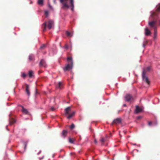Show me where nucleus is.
Masks as SVG:
<instances>
[{
    "label": "nucleus",
    "mask_w": 160,
    "mask_h": 160,
    "mask_svg": "<svg viewBox=\"0 0 160 160\" xmlns=\"http://www.w3.org/2000/svg\"><path fill=\"white\" fill-rule=\"evenodd\" d=\"M48 11H45V14L46 16H47L48 15Z\"/></svg>",
    "instance_id": "7c9ffc66"
},
{
    "label": "nucleus",
    "mask_w": 160,
    "mask_h": 160,
    "mask_svg": "<svg viewBox=\"0 0 160 160\" xmlns=\"http://www.w3.org/2000/svg\"><path fill=\"white\" fill-rule=\"evenodd\" d=\"M67 131L66 130H63L62 132V136L64 138L65 137L67 136Z\"/></svg>",
    "instance_id": "dca6fc26"
},
{
    "label": "nucleus",
    "mask_w": 160,
    "mask_h": 160,
    "mask_svg": "<svg viewBox=\"0 0 160 160\" xmlns=\"http://www.w3.org/2000/svg\"><path fill=\"white\" fill-rule=\"evenodd\" d=\"M125 100L127 102H129L133 99L132 98L130 95L127 94L126 95L125 97Z\"/></svg>",
    "instance_id": "6e6552de"
},
{
    "label": "nucleus",
    "mask_w": 160,
    "mask_h": 160,
    "mask_svg": "<svg viewBox=\"0 0 160 160\" xmlns=\"http://www.w3.org/2000/svg\"><path fill=\"white\" fill-rule=\"evenodd\" d=\"M150 70V67H147L146 69H144L143 71L144 70H145V72L146 73L147 71L149 72V71Z\"/></svg>",
    "instance_id": "4be33fe9"
},
{
    "label": "nucleus",
    "mask_w": 160,
    "mask_h": 160,
    "mask_svg": "<svg viewBox=\"0 0 160 160\" xmlns=\"http://www.w3.org/2000/svg\"><path fill=\"white\" fill-rule=\"evenodd\" d=\"M51 110L52 111H53L54 110V108L53 107H52L51 108Z\"/></svg>",
    "instance_id": "f704fd0d"
},
{
    "label": "nucleus",
    "mask_w": 160,
    "mask_h": 160,
    "mask_svg": "<svg viewBox=\"0 0 160 160\" xmlns=\"http://www.w3.org/2000/svg\"><path fill=\"white\" fill-rule=\"evenodd\" d=\"M53 21L51 20H49L48 22H44L42 25V26L43 27V31H46L47 26L49 29H51L53 26Z\"/></svg>",
    "instance_id": "20e7f679"
},
{
    "label": "nucleus",
    "mask_w": 160,
    "mask_h": 160,
    "mask_svg": "<svg viewBox=\"0 0 160 160\" xmlns=\"http://www.w3.org/2000/svg\"><path fill=\"white\" fill-rule=\"evenodd\" d=\"M151 33L150 31L148 29V28H146L145 29V34L146 36L149 35Z\"/></svg>",
    "instance_id": "2eb2a0df"
},
{
    "label": "nucleus",
    "mask_w": 160,
    "mask_h": 160,
    "mask_svg": "<svg viewBox=\"0 0 160 160\" xmlns=\"http://www.w3.org/2000/svg\"><path fill=\"white\" fill-rule=\"evenodd\" d=\"M65 48L66 49H68V46L67 45H65Z\"/></svg>",
    "instance_id": "473e14b6"
},
{
    "label": "nucleus",
    "mask_w": 160,
    "mask_h": 160,
    "mask_svg": "<svg viewBox=\"0 0 160 160\" xmlns=\"http://www.w3.org/2000/svg\"><path fill=\"white\" fill-rule=\"evenodd\" d=\"M60 2L62 4V8L64 10L71 8L72 11L73 10L74 8L73 0H60Z\"/></svg>",
    "instance_id": "f03ea898"
},
{
    "label": "nucleus",
    "mask_w": 160,
    "mask_h": 160,
    "mask_svg": "<svg viewBox=\"0 0 160 160\" xmlns=\"http://www.w3.org/2000/svg\"><path fill=\"white\" fill-rule=\"evenodd\" d=\"M94 142L95 143H97V141L96 140V139L94 140Z\"/></svg>",
    "instance_id": "4c0bfd02"
},
{
    "label": "nucleus",
    "mask_w": 160,
    "mask_h": 160,
    "mask_svg": "<svg viewBox=\"0 0 160 160\" xmlns=\"http://www.w3.org/2000/svg\"><path fill=\"white\" fill-rule=\"evenodd\" d=\"M39 66L40 67H46L47 66V65L46 63L45 62L43 59H42L40 63H39Z\"/></svg>",
    "instance_id": "0eeeda50"
},
{
    "label": "nucleus",
    "mask_w": 160,
    "mask_h": 160,
    "mask_svg": "<svg viewBox=\"0 0 160 160\" xmlns=\"http://www.w3.org/2000/svg\"><path fill=\"white\" fill-rule=\"evenodd\" d=\"M71 111V107H68L65 109V115H68L69 112Z\"/></svg>",
    "instance_id": "9d476101"
},
{
    "label": "nucleus",
    "mask_w": 160,
    "mask_h": 160,
    "mask_svg": "<svg viewBox=\"0 0 160 160\" xmlns=\"http://www.w3.org/2000/svg\"><path fill=\"white\" fill-rule=\"evenodd\" d=\"M62 83L61 82H59L58 85L56 86L57 88L61 89L62 88Z\"/></svg>",
    "instance_id": "f3484780"
},
{
    "label": "nucleus",
    "mask_w": 160,
    "mask_h": 160,
    "mask_svg": "<svg viewBox=\"0 0 160 160\" xmlns=\"http://www.w3.org/2000/svg\"><path fill=\"white\" fill-rule=\"evenodd\" d=\"M142 111V109L140 108L138 106H136L135 111L136 113H138Z\"/></svg>",
    "instance_id": "ddd939ff"
},
{
    "label": "nucleus",
    "mask_w": 160,
    "mask_h": 160,
    "mask_svg": "<svg viewBox=\"0 0 160 160\" xmlns=\"http://www.w3.org/2000/svg\"><path fill=\"white\" fill-rule=\"evenodd\" d=\"M157 35V28L154 29V38H155Z\"/></svg>",
    "instance_id": "b1692460"
},
{
    "label": "nucleus",
    "mask_w": 160,
    "mask_h": 160,
    "mask_svg": "<svg viewBox=\"0 0 160 160\" xmlns=\"http://www.w3.org/2000/svg\"><path fill=\"white\" fill-rule=\"evenodd\" d=\"M66 34L67 36L68 37H71L72 36V34L68 31H66Z\"/></svg>",
    "instance_id": "6ab92c4d"
},
{
    "label": "nucleus",
    "mask_w": 160,
    "mask_h": 160,
    "mask_svg": "<svg viewBox=\"0 0 160 160\" xmlns=\"http://www.w3.org/2000/svg\"><path fill=\"white\" fill-rule=\"evenodd\" d=\"M152 124V122H148V125L149 126H151Z\"/></svg>",
    "instance_id": "2f4dec72"
},
{
    "label": "nucleus",
    "mask_w": 160,
    "mask_h": 160,
    "mask_svg": "<svg viewBox=\"0 0 160 160\" xmlns=\"http://www.w3.org/2000/svg\"><path fill=\"white\" fill-rule=\"evenodd\" d=\"M145 70L143 71L142 76L143 80L147 83L148 85H149L150 84V82L149 80L147 77L145 76Z\"/></svg>",
    "instance_id": "39448f33"
},
{
    "label": "nucleus",
    "mask_w": 160,
    "mask_h": 160,
    "mask_svg": "<svg viewBox=\"0 0 160 160\" xmlns=\"http://www.w3.org/2000/svg\"><path fill=\"white\" fill-rule=\"evenodd\" d=\"M75 128V125L74 124L72 123L70 128L71 130H72Z\"/></svg>",
    "instance_id": "bb28decb"
},
{
    "label": "nucleus",
    "mask_w": 160,
    "mask_h": 160,
    "mask_svg": "<svg viewBox=\"0 0 160 160\" xmlns=\"http://www.w3.org/2000/svg\"><path fill=\"white\" fill-rule=\"evenodd\" d=\"M27 142H25L24 143V149L25 150L26 148V146H27Z\"/></svg>",
    "instance_id": "c85d7f7f"
},
{
    "label": "nucleus",
    "mask_w": 160,
    "mask_h": 160,
    "mask_svg": "<svg viewBox=\"0 0 160 160\" xmlns=\"http://www.w3.org/2000/svg\"><path fill=\"white\" fill-rule=\"evenodd\" d=\"M26 76V75L24 73H23L22 74V77L23 78H25Z\"/></svg>",
    "instance_id": "c756f323"
},
{
    "label": "nucleus",
    "mask_w": 160,
    "mask_h": 160,
    "mask_svg": "<svg viewBox=\"0 0 160 160\" xmlns=\"http://www.w3.org/2000/svg\"><path fill=\"white\" fill-rule=\"evenodd\" d=\"M48 6H49V8L50 9H52V7L50 5V4H48Z\"/></svg>",
    "instance_id": "72a5a7b5"
},
{
    "label": "nucleus",
    "mask_w": 160,
    "mask_h": 160,
    "mask_svg": "<svg viewBox=\"0 0 160 160\" xmlns=\"http://www.w3.org/2000/svg\"><path fill=\"white\" fill-rule=\"evenodd\" d=\"M38 4L41 6H42L43 4V0H38Z\"/></svg>",
    "instance_id": "a211bd4d"
},
{
    "label": "nucleus",
    "mask_w": 160,
    "mask_h": 160,
    "mask_svg": "<svg viewBox=\"0 0 160 160\" xmlns=\"http://www.w3.org/2000/svg\"><path fill=\"white\" fill-rule=\"evenodd\" d=\"M20 106L22 108V111L23 113L25 114H27L28 113V112L27 109L24 108V107L22 105H20Z\"/></svg>",
    "instance_id": "9b49d317"
},
{
    "label": "nucleus",
    "mask_w": 160,
    "mask_h": 160,
    "mask_svg": "<svg viewBox=\"0 0 160 160\" xmlns=\"http://www.w3.org/2000/svg\"><path fill=\"white\" fill-rule=\"evenodd\" d=\"M141 118V116H138V117H137V119H140V118Z\"/></svg>",
    "instance_id": "e433bc0d"
},
{
    "label": "nucleus",
    "mask_w": 160,
    "mask_h": 160,
    "mask_svg": "<svg viewBox=\"0 0 160 160\" xmlns=\"http://www.w3.org/2000/svg\"><path fill=\"white\" fill-rule=\"evenodd\" d=\"M157 9L156 10L157 12L160 11V3L158 4L157 6Z\"/></svg>",
    "instance_id": "412c9836"
},
{
    "label": "nucleus",
    "mask_w": 160,
    "mask_h": 160,
    "mask_svg": "<svg viewBox=\"0 0 160 160\" xmlns=\"http://www.w3.org/2000/svg\"><path fill=\"white\" fill-rule=\"evenodd\" d=\"M121 119L120 118H117L115 119L112 123V125L115 124H119L121 123Z\"/></svg>",
    "instance_id": "423d86ee"
},
{
    "label": "nucleus",
    "mask_w": 160,
    "mask_h": 160,
    "mask_svg": "<svg viewBox=\"0 0 160 160\" xmlns=\"http://www.w3.org/2000/svg\"><path fill=\"white\" fill-rule=\"evenodd\" d=\"M158 18V14L157 12H153L151 13L149 18L150 21L148 22L150 27L153 28L154 29L157 28L156 23Z\"/></svg>",
    "instance_id": "f257e3e1"
},
{
    "label": "nucleus",
    "mask_w": 160,
    "mask_h": 160,
    "mask_svg": "<svg viewBox=\"0 0 160 160\" xmlns=\"http://www.w3.org/2000/svg\"><path fill=\"white\" fill-rule=\"evenodd\" d=\"M33 72L32 71H30L28 72V75L30 78H31L32 77Z\"/></svg>",
    "instance_id": "aec40b11"
},
{
    "label": "nucleus",
    "mask_w": 160,
    "mask_h": 160,
    "mask_svg": "<svg viewBox=\"0 0 160 160\" xmlns=\"http://www.w3.org/2000/svg\"><path fill=\"white\" fill-rule=\"evenodd\" d=\"M75 114V112H72L71 113H69L68 114V116L67 117V118L68 119H70Z\"/></svg>",
    "instance_id": "4468645a"
},
{
    "label": "nucleus",
    "mask_w": 160,
    "mask_h": 160,
    "mask_svg": "<svg viewBox=\"0 0 160 160\" xmlns=\"http://www.w3.org/2000/svg\"><path fill=\"white\" fill-rule=\"evenodd\" d=\"M74 140V139H72V138H69V142L71 143H73V141Z\"/></svg>",
    "instance_id": "393cba45"
},
{
    "label": "nucleus",
    "mask_w": 160,
    "mask_h": 160,
    "mask_svg": "<svg viewBox=\"0 0 160 160\" xmlns=\"http://www.w3.org/2000/svg\"><path fill=\"white\" fill-rule=\"evenodd\" d=\"M46 47V45L45 44H43L40 48V49H43L45 48Z\"/></svg>",
    "instance_id": "a878e982"
},
{
    "label": "nucleus",
    "mask_w": 160,
    "mask_h": 160,
    "mask_svg": "<svg viewBox=\"0 0 160 160\" xmlns=\"http://www.w3.org/2000/svg\"><path fill=\"white\" fill-rule=\"evenodd\" d=\"M159 24L160 25V20L159 21Z\"/></svg>",
    "instance_id": "58836bf2"
},
{
    "label": "nucleus",
    "mask_w": 160,
    "mask_h": 160,
    "mask_svg": "<svg viewBox=\"0 0 160 160\" xmlns=\"http://www.w3.org/2000/svg\"><path fill=\"white\" fill-rule=\"evenodd\" d=\"M147 42H145V43L143 44V47H145V45H146V44H147Z\"/></svg>",
    "instance_id": "c9c22d12"
},
{
    "label": "nucleus",
    "mask_w": 160,
    "mask_h": 160,
    "mask_svg": "<svg viewBox=\"0 0 160 160\" xmlns=\"http://www.w3.org/2000/svg\"><path fill=\"white\" fill-rule=\"evenodd\" d=\"M26 86V91L28 95H30V92L29 90V86L27 84H25Z\"/></svg>",
    "instance_id": "f8f14e48"
},
{
    "label": "nucleus",
    "mask_w": 160,
    "mask_h": 160,
    "mask_svg": "<svg viewBox=\"0 0 160 160\" xmlns=\"http://www.w3.org/2000/svg\"><path fill=\"white\" fill-rule=\"evenodd\" d=\"M67 60L68 63L66 65L64 68V71H69L72 68L73 61L72 57H68Z\"/></svg>",
    "instance_id": "7ed1b4c3"
},
{
    "label": "nucleus",
    "mask_w": 160,
    "mask_h": 160,
    "mask_svg": "<svg viewBox=\"0 0 160 160\" xmlns=\"http://www.w3.org/2000/svg\"><path fill=\"white\" fill-rule=\"evenodd\" d=\"M123 106H126V105L125 104H124L123 105Z\"/></svg>",
    "instance_id": "ea45409f"
},
{
    "label": "nucleus",
    "mask_w": 160,
    "mask_h": 160,
    "mask_svg": "<svg viewBox=\"0 0 160 160\" xmlns=\"http://www.w3.org/2000/svg\"><path fill=\"white\" fill-rule=\"evenodd\" d=\"M11 115H9L10 118L9 119V123L10 125H12L16 122V121L13 118L10 117Z\"/></svg>",
    "instance_id": "1a4fd4ad"
},
{
    "label": "nucleus",
    "mask_w": 160,
    "mask_h": 160,
    "mask_svg": "<svg viewBox=\"0 0 160 160\" xmlns=\"http://www.w3.org/2000/svg\"><path fill=\"white\" fill-rule=\"evenodd\" d=\"M33 56H32V55L29 56V58H28V59H29V60L30 61H31L32 60V59H33Z\"/></svg>",
    "instance_id": "cd10ccee"
},
{
    "label": "nucleus",
    "mask_w": 160,
    "mask_h": 160,
    "mask_svg": "<svg viewBox=\"0 0 160 160\" xmlns=\"http://www.w3.org/2000/svg\"><path fill=\"white\" fill-rule=\"evenodd\" d=\"M100 141V142H102V145H103V143L105 141V139H104V138H102L101 139Z\"/></svg>",
    "instance_id": "5701e85b"
}]
</instances>
